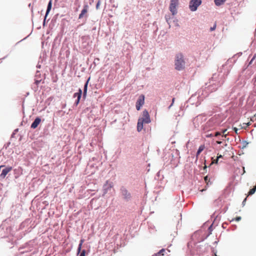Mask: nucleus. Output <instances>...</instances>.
<instances>
[{"instance_id": "nucleus-1", "label": "nucleus", "mask_w": 256, "mask_h": 256, "mask_svg": "<svg viewBox=\"0 0 256 256\" xmlns=\"http://www.w3.org/2000/svg\"><path fill=\"white\" fill-rule=\"evenodd\" d=\"M151 122L150 118L148 112L145 110L142 112V116L138 120L137 124V130L140 132L143 128L144 124H149Z\"/></svg>"}, {"instance_id": "nucleus-2", "label": "nucleus", "mask_w": 256, "mask_h": 256, "mask_svg": "<svg viewBox=\"0 0 256 256\" xmlns=\"http://www.w3.org/2000/svg\"><path fill=\"white\" fill-rule=\"evenodd\" d=\"M186 62L184 56L181 53L177 54L175 56L174 66L177 70H182L185 68Z\"/></svg>"}, {"instance_id": "nucleus-3", "label": "nucleus", "mask_w": 256, "mask_h": 256, "mask_svg": "<svg viewBox=\"0 0 256 256\" xmlns=\"http://www.w3.org/2000/svg\"><path fill=\"white\" fill-rule=\"evenodd\" d=\"M178 5V0H170L169 10L172 16H174L177 14V8Z\"/></svg>"}, {"instance_id": "nucleus-4", "label": "nucleus", "mask_w": 256, "mask_h": 256, "mask_svg": "<svg viewBox=\"0 0 256 256\" xmlns=\"http://www.w3.org/2000/svg\"><path fill=\"white\" fill-rule=\"evenodd\" d=\"M201 4V0H191L190 2L189 8L191 11L194 12Z\"/></svg>"}, {"instance_id": "nucleus-5", "label": "nucleus", "mask_w": 256, "mask_h": 256, "mask_svg": "<svg viewBox=\"0 0 256 256\" xmlns=\"http://www.w3.org/2000/svg\"><path fill=\"white\" fill-rule=\"evenodd\" d=\"M144 94H141L138 97L136 102V108L138 110H140L141 108V107L144 104Z\"/></svg>"}, {"instance_id": "nucleus-6", "label": "nucleus", "mask_w": 256, "mask_h": 256, "mask_svg": "<svg viewBox=\"0 0 256 256\" xmlns=\"http://www.w3.org/2000/svg\"><path fill=\"white\" fill-rule=\"evenodd\" d=\"M89 10V6L88 4H85L83 6V8L81 11L80 14H79L78 18L81 19L85 17L86 18L88 16V11Z\"/></svg>"}, {"instance_id": "nucleus-7", "label": "nucleus", "mask_w": 256, "mask_h": 256, "mask_svg": "<svg viewBox=\"0 0 256 256\" xmlns=\"http://www.w3.org/2000/svg\"><path fill=\"white\" fill-rule=\"evenodd\" d=\"M12 170V167L9 166L6 167L2 171V174L0 175V178L2 179H4L5 178L6 174Z\"/></svg>"}, {"instance_id": "nucleus-8", "label": "nucleus", "mask_w": 256, "mask_h": 256, "mask_svg": "<svg viewBox=\"0 0 256 256\" xmlns=\"http://www.w3.org/2000/svg\"><path fill=\"white\" fill-rule=\"evenodd\" d=\"M82 94V90L81 89L78 90V92H76L74 94V97H77V100L76 101L74 104L77 106L78 103L80 102V99L81 96Z\"/></svg>"}, {"instance_id": "nucleus-9", "label": "nucleus", "mask_w": 256, "mask_h": 256, "mask_svg": "<svg viewBox=\"0 0 256 256\" xmlns=\"http://www.w3.org/2000/svg\"><path fill=\"white\" fill-rule=\"evenodd\" d=\"M41 122V119L40 118H36L34 122L32 123V124H31V128H36L38 127V124H40Z\"/></svg>"}, {"instance_id": "nucleus-10", "label": "nucleus", "mask_w": 256, "mask_h": 256, "mask_svg": "<svg viewBox=\"0 0 256 256\" xmlns=\"http://www.w3.org/2000/svg\"><path fill=\"white\" fill-rule=\"evenodd\" d=\"M122 196H124V198L126 199H128L130 197V194L128 191L126 189H122Z\"/></svg>"}, {"instance_id": "nucleus-11", "label": "nucleus", "mask_w": 256, "mask_h": 256, "mask_svg": "<svg viewBox=\"0 0 256 256\" xmlns=\"http://www.w3.org/2000/svg\"><path fill=\"white\" fill-rule=\"evenodd\" d=\"M112 183L109 182L108 180H107L106 184H104V189L106 190L112 188Z\"/></svg>"}, {"instance_id": "nucleus-12", "label": "nucleus", "mask_w": 256, "mask_h": 256, "mask_svg": "<svg viewBox=\"0 0 256 256\" xmlns=\"http://www.w3.org/2000/svg\"><path fill=\"white\" fill-rule=\"evenodd\" d=\"M52 0H50L48 4V8H47V10H46V16H45V18L44 19L46 18L48 14L50 11V10L51 8H52Z\"/></svg>"}, {"instance_id": "nucleus-13", "label": "nucleus", "mask_w": 256, "mask_h": 256, "mask_svg": "<svg viewBox=\"0 0 256 256\" xmlns=\"http://www.w3.org/2000/svg\"><path fill=\"white\" fill-rule=\"evenodd\" d=\"M88 82V80H87V82H86L84 86L83 96H84V98L86 96V95Z\"/></svg>"}, {"instance_id": "nucleus-14", "label": "nucleus", "mask_w": 256, "mask_h": 256, "mask_svg": "<svg viewBox=\"0 0 256 256\" xmlns=\"http://www.w3.org/2000/svg\"><path fill=\"white\" fill-rule=\"evenodd\" d=\"M84 239H82L80 240V244L78 245V254L80 252L81 249H82V244L84 243Z\"/></svg>"}, {"instance_id": "nucleus-15", "label": "nucleus", "mask_w": 256, "mask_h": 256, "mask_svg": "<svg viewBox=\"0 0 256 256\" xmlns=\"http://www.w3.org/2000/svg\"><path fill=\"white\" fill-rule=\"evenodd\" d=\"M226 0H214V3L216 6H220L223 4Z\"/></svg>"}, {"instance_id": "nucleus-16", "label": "nucleus", "mask_w": 256, "mask_h": 256, "mask_svg": "<svg viewBox=\"0 0 256 256\" xmlns=\"http://www.w3.org/2000/svg\"><path fill=\"white\" fill-rule=\"evenodd\" d=\"M165 252V250L162 248L158 252L155 254V256H161V255L164 256V252Z\"/></svg>"}, {"instance_id": "nucleus-17", "label": "nucleus", "mask_w": 256, "mask_h": 256, "mask_svg": "<svg viewBox=\"0 0 256 256\" xmlns=\"http://www.w3.org/2000/svg\"><path fill=\"white\" fill-rule=\"evenodd\" d=\"M204 148L205 147L204 145H201L200 146L198 151L201 152L204 149Z\"/></svg>"}, {"instance_id": "nucleus-18", "label": "nucleus", "mask_w": 256, "mask_h": 256, "mask_svg": "<svg viewBox=\"0 0 256 256\" xmlns=\"http://www.w3.org/2000/svg\"><path fill=\"white\" fill-rule=\"evenodd\" d=\"M242 219V218L240 216H237L236 217V218H233L232 221H234V220H236V221H237V222H238L240 221V220H241Z\"/></svg>"}, {"instance_id": "nucleus-19", "label": "nucleus", "mask_w": 256, "mask_h": 256, "mask_svg": "<svg viewBox=\"0 0 256 256\" xmlns=\"http://www.w3.org/2000/svg\"><path fill=\"white\" fill-rule=\"evenodd\" d=\"M227 131V130L226 129H225V130H222V136H224V137H226V136L228 135V134H226V132Z\"/></svg>"}, {"instance_id": "nucleus-20", "label": "nucleus", "mask_w": 256, "mask_h": 256, "mask_svg": "<svg viewBox=\"0 0 256 256\" xmlns=\"http://www.w3.org/2000/svg\"><path fill=\"white\" fill-rule=\"evenodd\" d=\"M86 250H84L82 251L80 254V256H86Z\"/></svg>"}, {"instance_id": "nucleus-21", "label": "nucleus", "mask_w": 256, "mask_h": 256, "mask_svg": "<svg viewBox=\"0 0 256 256\" xmlns=\"http://www.w3.org/2000/svg\"><path fill=\"white\" fill-rule=\"evenodd\" d=\"M204 180L206 182L207 184H208V182H210V179L208 180V176H206L204 177Z\"/></svg>"}, {"instance_id": "nucleus-22", "label": "nucleus", "mask_w": 256, "mask_h": 256, "mask_svg": "<svg viewBox=\"0 0 256 256\" xmlns=\"http://www.w3.org/2000/svg\"><path fill=\"white\" fill-rule=\"evenodd\" d=\"M170 19V18L169 16H166V21L167 22L169 23V21Z\"/></svg>"}, {"instance_id": "nucleus-23", "label": "nucleus", "mask_w": 256, "mask_h": 256, "mask_svg": "<svg viewBox=\"0 0 256 256\" xmlns=\"http://www.w3.org/2000/svg\"><path fill=\"white\" fill-rule=\"evenodd\" d=\"M256 58V54H254V56L253 58H252V59L251 60L250 62L249 65L251 64H252V61Z\"/></svg>"}, {"instance_id": "nucleus-24", "label": "nucleus", "mask_w": 256, "mask_h": 256, "mask_svg": "<svg viewBox=\"0 0 256 256\" xmlns=\"http://www.w3.org/2000/svg\"><path fill=\"white\" fill-rule=\"evenodd\" d=\"M218 158H216V160H214L212 161V163H211V164H214V163L217 164V163H218Z\"/></svg>"}, {"instance_id": "nucleus-25", "label": "nucleus", "mask_w": 256, "mask_h": 256, "mask_svg": "<svg viewBox=\"0 0 256 256\" xmlns=\"http://www.w3.org/2000/svg\"><path fill=\"white\" fill-rule=\"evenodd\" d=\"M220 134H221V133H220V132H216L214 134V136H220Z\"/></svg>"}, {"instance_id": "nucleus-26", "label": "nucleus", "mask_w": 256, "mask_h": 256, "mask_svg": "<svg viewBox=\"0 0 256 256\" xmlns=\"http://www.w3.org/2000/svg\"><path fill=\"white\" fill-rule=\"evenodd\" d=\"M216 28V24H214L213 27L210 28V31L214 30Z\"/></svg>"}, {"instance_id": "nucleus-27", "label": "nucleus", "mask_w": 256, "mask_h": 256, "mask_svg": "<svg viewBox=\"0 0 256 256\" xmlns=\"http://www.w3.org/2000/svg\"><path fill=\"white\" fill-rule=\"evenodd\" d=\"M243 124L244 125V126L243 128H246L250 124V122H248V123H244Z\"/></svg>"}, {"instance_id": "nucleus-28", "label": "nucleus", "mask_w": 256, "mask_h": 256, "mask_svg": "<svg viewBox=\"0 0 256 256\" xmlns=\"http://www.w3.org/2000/svg\"><path fill=\"white\" fill-rule=\"evenodd\" d=\"M243 124L244 125V126L243 128H246L250 124V122H248V123H244Z\"/></svg>"}, {"instance_id": "nucleus-29", "label": "nucleus", "mask_w": 256, "mask_h": 256, "mask_svg": "<svg viewBox=\"0 0 256 256\" xmlns=\"http://www.w3.org/2000/svg\"><path fill=\"white\" fill-rule=\"evenodd\" d=\"M214 136V135H213L212 134H206V138H210V137H212V136Z\"/></svg>"}, {"instance_id": "nucleus-30", "label": "nucleus", "mask_w": 256, "mask_h": 256, "mask_svg": "<svg viewBox=\"0 0 256 256\" xmlns=\"http://www.w3.org/2000/svg\"><path fill=\"white\" fill-rule=\"evenodd\" d=\"M100 4V1H98V2H97L96 5V9H98V7H99Z\"/></svg>"}, {"instance_id": "nucleus-31", "label": "nucleus", "mask_w": 256, "mask_h": 256, "mask_svg": "<svg viewBox=\"0 0 256 256\" xmlns=\"http://www.w3.org/2000/svg\"><path fill=\"white\" fill-rule=\"evenodd\" d=\"M174 100H175V98H173L172 100V103L170 104V106H169V108H170L172 106V104H174Z\"/></svg>"}, {"instance_id": "nucleus-32", "label": "nucleus", "mask_w": 256, "mask_h": 256, "mask_svg": "<svg viewBox=\"0 0 256 256\" xmlns=\"http://www.w3.org/2000/svg\"><path fill=\"white\" fill-rule=\"evenodd\" d=\"M200 154V152H199L198 151V152H196V158H198V156H199V154Z\"/></svg>"}, {"instance_id": "nucleus-33", "label": "nucleus", "mask_w": 256, "mask_h": 256, "mask_svg": "<svg viewBox=\"0 0 256 256\" xmlns=\"http://www.w3.org/2000/svg\"><path fill=\"white\" fill-rule=\"evenodd\" d=\"M246 198H244V201L242 202L243 204H244V202H246Z\"/></svg>"}, {"instance_id": "nucleus-34", "label": "nucleus", "mask_w": 256, "mask_h": 256, "mask_svg": "<svg viewBox=\"0 0 256 256\" xmlns=\"http://www.w3.org/2000/svg\"><path fill=\"white\" fill-rule=\"evenodd\" d=\"M234 130L235 131V132L236 133L237 131H238V128H234Z\"/></svg>"}, {"instance_id": "nucleus-35", "label": "nucleus", "mask_w": 256, "mask_h": 256, "mask_svg": "<svg viewBox=\"0 0 256 256\" xmlns=\"http://www.w3.org/2000/svg\"><path fill=\"white\" fill-rule=\"evenodd\" d=\"M222 155H220V156H218L216 158H218V160L219 158H222Z\"/></svg>"}, {"instance_id": "nucleus-36", "label": "nucleus", "mask_w": 256, "mask_h": 256, "mask_svg": "<svg viewBox=\"0 0 256 256\" xmlns=\"http://www.w3.org/2000/svg\"><path fill=\"white\" fill-rule=\"evenodd\" d=\"M216 143L218 144H220L222 143V142L220 141H216Z\"/></svg>"}, {"instance_id": "nucleus-37", "label": "nucleus", "mask_w": 256, "mask_h": 256, "mask_svg": "<svg viewBox=\"0 0 256 256\" xmlns=\"http://www.w3.org/2000/svg\"><path fill=\"white\" fill-rule=\"evenodd\" d=\"M4 166H2H2H0V170L1 169V168H2V167H4Z\"/></svg>"}, {"instance_id": "nucleus-38", "label": "nucleus", "mask_w": 256, "mask_h": 256, "mask_svg": "<svg viewBox=\"0 0 256 256\" xmlns=\"http://www.w3.org/2000/svg\"><path fill=\"white\" fill-rule=\"evenodd\" d=\"M206 166L205 165L204 166V169H206Z\"/></svg>"}, {"instance_id": "nucleus-39", "label": "nucleus", "mask_w": 256, "mask_h": 256, "mask_svg": "<svg viewBox=\"0 0 256 256\" xmlns=\"http://www.w3.org/2000/svg\"><path fill=\"white\" fill-rule=\"evenodd\" d=\"M215 256H217V255H216V254H215Z\"/></svg>"}]
</instances>
